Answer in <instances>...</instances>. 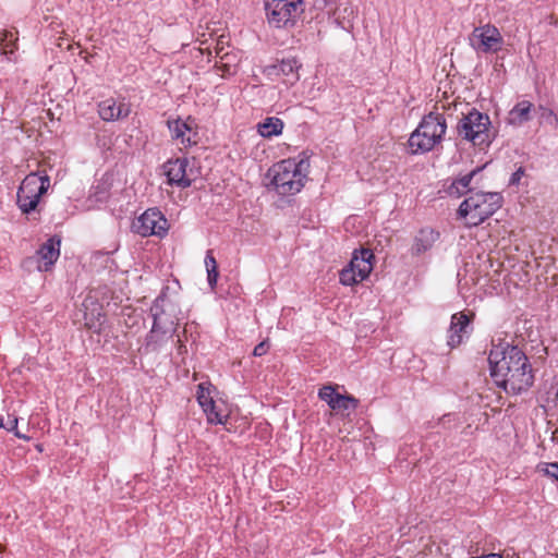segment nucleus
<instances>
[{
    "instance_id": "b1692460",
    "label": "nucleus",
    "mask_w": 558,
    "mask_h": 558,
    "mask_svg": "<svg viewBox=\"0 0 558 558\" xmlns=\"http://www.w3.org/2000/svg\"><path fill=\"white\" fill-rule=\"evenodd\" d=\"M469 40L477 52L488 53V24L475 27Z\"/></svg>"
},
{
    "instance_id": "cd10ccee",
    "label": "nucleus",
    "mask_w": 558,
    "mask_h": 558,
    "mask_svg": "<svg viewBox=\"0 0 558 558\" xmlns=\"http://www.w3.org/2000/svg\"><path fill=\"white\" fill-rule=\"evenodd\" d=\"M90 197L96 202H106L109 198V189L106 184H98L92 187Z\"/></svg>"
},
{
    "instance_id": "2f4dec72",
    "label": "nucleus",
    "mask_w": 558,
    "mask_h": 558,
    "mask_svg": "<svg viewBox=\"0 0 558 558\" xmlns=\"http://www.w3.org/2000/svg\"><path fill=\"white\" fill-rule=\"evenodd\" d=\"M205 266H206V270L207 271H216V270H218V264H217V260H216L211 250H208L206 252Z\"/></svg>"
},
{
    "instance_id": "f257e3e1",
    "label": "nucleus",
    "mask_w": 558,
    "mask_h": 558,
    "mask_svg": "<svg viewBox=\"0 0 558 558\" xmlns=\"http://www.w3.org/2000/svg\"><path fill=\"white\" fill-rule=\"evenodd\" d=\"M490 378L498 388L512 393L526 390L534 379L527 357L507 342L490 350Z\"/></svg>"
},
{
    "instance_id": "2eb2a0df",
    "label": "nucleus",
    "mask_w": 558,
    "mask_h": 558,
    "mask_svg": "<svg viewBox=\"0 0 558 558\" xmlns=\"http://www.w3.org/2000/svg\"><path fill=\"white\" fill-rule=\"evenodd\" d=\"M374 262L375 255L373 251L361 247L353 251L349 266L357 272L359 280H365L373 270Z\"/></svg>"
},
{
    "instance_id": "9b49d317",
    "label": "nucleus",
    "mask_w": 558,
    "mask_h": 558,
    "mask_svg": "<svg viewBox=\"0 0 558 558\" xmlns=\"http://www.w3.org/2000/svg\"><path fill=\"white\" fill-rule=\"evenodd\" d=\"M98 113L101 120L113 122L125 119L131 113V105L123 98L119 102L114 98H107L98 104Z\"/></svg>"
},
{
    "instance_id": "aec40b11",
    "label": "nucleus",
    "mask_w": 558,
    "mask_h": 558,
    "mask_svg": "<svg viewBox=\"0 0 558 558\" xmlns=\"http://www.w3.org/2000/svg\"><path fill=\"white\" fill-rule=\"evenodd\" d=\"M438 235L433 229H421L414 238L411 248L412 255L418 256L430 250Z\"/></svg>"
},
{
    "instance_id": "37998d69",
    "label": "nucleus",
    "mask_w": 558,
    "mask_h": 558,
    "mask_svg": "<svg viewBox=\"0 0 558 558\" xmlns=\"http://www.w3.org/2000/svg\"><path fill=\"white\" fill-rule=\"evenodd\" d=\"M499 66L501 68V66H502V64H499V63L496 61V62H495V65H494V70H495L496 72H499Z\"/></svg>"
},
{
    "instance_id": "ea45409f",
    "label": "nucleus",
    "mask_w": 558,
    "mask_h": 558,
    "mask_svg": "<svg viewBox=\"0 0 558 558\" xmlns=\"http://www.w3.org/2000/svg\"><path fill=\"white\" fill-rule=\"evenodd\" d=\"M221 50H222V49H218V50H217V52H216V54H217V57H219L221 60H225V59H227V58L229 57V53H225V54H222V56H221V54H220V53H221Z\"/></svg>"
},
{
    "instance_id": "6ab92c4d",
    "label": "nucleus",
    "mask_w": 558,
    "mask_h": 558,
    "mask_svg": "<svg viewBox=\"0 0 558 558\" xmlns=\"http://www.w3.org/2000/svg\"><path fill=\"white\" fill-rule=\"evenodd\" d=\"M488 162H485L469 173L452 180L446 189L447 193L454 197H461L464 194L472 193L473 187L471 186V183L476 179L477 174L486 168Z\"/></svg>"
},
{
    "instance_id": "bb28decb",
    "label": "nucleus",
    "mask_w": 558,
    "mask_h": 558,
    "mask_svg": "<svg viewBox=\"0 0 558 558\" xmlns=\"http://www.w3.org/2000/svg\"><path fill=\"white\" fill-rule=\"evenodd\" d=\"M340 393L331 385H325L318 390V398L325 401L329 408L330 404L333 403L335 399H337Z\"/></svg>"
},
{
    "instance_id": "6e6552de",
    "label": "nucleus",
    "mask_w": 558,
    "mask_h": 558,
    "mask_svg": "<svg viewBox=\"0 0 558 558\" xmlns=\"http://www.w3.org/2000/svg\"><path fill=\"white\" fill-rule=\"evenodd\" d=\"M458 214L466 220L469 227L478 226L488 218L487 194L471 193L459 206Z\"/></svg>"
},
{
    "instance_id": "5701e85b",
    "label": "nucleus",
    "mask_w": 558,
    "mask_h": 558,
    "mask_svg": "<svg viewBox=\"0 0 558 558\" xmlns=\"http://www.w3.org/2000/svg\"><path fill=\"white\" fill-rule=\"evenodd\" d=\"M283 121L278 117H268L257 124V132L264 138H271L282 133Z\"/></svg>"
},
{
    "instance_id": "39448f33",
    "label": "nucleus",
    "mask_w": 558,
    "mask_h": 558,
    "mask_svg": "<svg viewBox=\"0 0 558 558\" xmlns=\"http://www.w3.org/2000/svg\"><path fill=\"white\" fill-rule=\"evenodd\" d=\"M50 178L31 172L21 182L16 193V205L24 215L33 213L44 194L48 191Z\"/></svg>"
},
{
    "instance_id": "393cba45",
    "label": "nucleus",
    "mask_w": 558,
    "mask_h": 558,
    "mask_svg": "<svg viewBox=\"0 0 558 558\" xmlns=\"http://www.w3.org/2000/svg\"><path fill=\"white\" fill-rule=\"evenodd\" d=\"M359 403V399H356L354 396L340 393L337 399H335L333 403L330 404V409L349 415L351 412L356 410Z\"/></svg>"
},
{
    "instance_id": "c756f323",
    "label": "nucleus",
    "mask_w": 558,
    "mask_h": 558,
    "mask_svg": "<svg viewBox=\"0 0 558 558\" xmlns=\"http://www.w3.org/2000/svg\"><path fill=\"white\" fill-rule=\"evenodd\" d=\"M501 43L499 31L495 26H490V52L499 49L498 45Z\"/></svg>"
},
{
    "instance_id": "a878e982",
    "label": "nucleus",
    "mask_w": 558,
    "mask_h": 558,
    "mask_svg": "<svg viewBox=\"0 0 558 558\" xmlns=\"http://www.w3.org/2000/svg\"><path fill=\"white\" fill-rule=\"evenodd\" d=\"M339 281L342 286L352 287L362 280H359L357 272L348 265L339 272Z\"/></svg>"
},
{
    "instance_id": "a19ab883",
    "label": "nucleus",
    "mask_w": 558,
    "mask_h": 558,
    "mask_svg": "<svg viewBox=\"0 0 558 558\" xmlns=\"http://www.w3.org/2000/svg\"><path fill=\"white\" fill-rule=\"evenodd\" d=\"M490 558H505V557L497 553H490Z\"/></svg>"
},
{
    "instance_id": "473e14b6",
    "label": "nucleus",
    "mask_w": 558,
    "mask_h": 558,
    "mask_svg": "<svg viewBox=\"0 0 558 558\" xmlns=\"http://www.w3.org/2000/svg\"><path fill=\"white\" fill-rule=\"evenodd\" d=\"M269 348H270V344H269L268 339L263 340L257 345H255V348L253 350V355L258 356V357L263 356L268 352Z\"/></svg>"
},
{
    "instance_id": "f3484780",
    "label": "nucleus",
    "mask_w": 558,
    "mask_h": 558,
    "mask_svg": "<svg viewBox=\"0 0 558 558\" xmlns=\"http://www.w3.org/2000/svg\"><path fill=\"white\" fill-rule=\"evenodd\" d=\"M160 324V318L158 316L155 317V322H153L151 328L145 337L144 348L146 352H158L173 337L174 332L163 330Z\"/></svg>"
},
{
    "instance_id": "4be33fe9",
    "label": "nucleus",
    "mask_w": 558,
    "mask_h": 558,
    "mask_svg": "<svg viewBox=\"0 0 558 558\" xmlns=\"http://www.w3.org/2000/svg\"><path fill=\"white\" fill-rule=\"evenodd\" d=\"M302 64L298 61L296 58H288L278 61L277 63L270 65L268 69L270 73H275L277 75L282 74L284 76H292L293 81L299 80V70Z\"/></svg>"
},
{
    "instance_id": "1a4fd4ad",
    "label": "nucleus",
    "mask_w": 558,
    "mask_h": 558,
    "mask_svg": "<svg viewBox=\"0 0 558 558\" xmlns=\"http://www.w3.org/2000/svg\"><path fill=\"white\" fill-rule=\"evenodd\" d=\"M472 327V315L465 312H459L451 316L450 325L447 330V344L450 349L459 347L464 340L469 339Z\"/></svg>"
},
{
    "instance_id": "0eeeda50",
    "label": "nucleus",
    "mask_w": 558,
    "mask_h": 558,
    "mask_svg": "<svg viewBox=\"0 0 558 558\" xmlns=\"http://www.w3.org/2000/svg\"><path fill=\"white\" fill-rule=\"evenodd\" d=\"M168 220L156 207L146 209L132 222V231L143 238L155 235L162 239L168 234Z\"/></svg>"
},
{
    "instance_id": "c85d7f7f",
    "label": "nucleus",
    "mask_w": 558,
    "mask_h": 558,
    "mask_svg": "<svg viewBox=\"0 0 558 558\" xmlns=\"http://www.w3.org/2000/svg\"><path fill=\"white\" fill-rule=\"evenodd\" d=\"M539 472H543L548 477L558 481V462L542 463L537 466Z\"/></svg>"
},
{
    "instance_id": "72a5a7b5",
    "label": "nucleus",
    "mask_w": 558,
    "mask_h": 558,
    "mask_svg": "<svg viewBox=\"0 0 558 558\" xmlns=\"http://www.w3.org/2000/svg\"><path fill=\"white\" fill-rule=\"evenodd\" d=\"M502 204V196L499 193L490 192V217L494 214L495 208H500Z\"/></svg>"
},
{
    "instance_id": "423d86ee",
    "label": "nucleus",
    "mask_w": 558,
    "mask_h": 558,
    "mask_svg": "<svg viewBox=\"0 0 558 558\" xmlns=\"http://www.w3.org/2000/svg\"><path fill=\"white\" fill-rule=\"evenodd\" d=\"M268 24L275 28H292L303 13L302 0H265Z\"/></svg>"
},
{
    "instance_id": "f03ea898",
    "label": "nucleus",
    "mask_w": 558,
    "mask_h": 558,
    "mask_svg": "<svg viewBox=\"0 0 558 558\" xmlns=\"http://www.w3.org/2000/svg\"><path fill=\"white\" fill-rule=\"evenodd\" d=\"M304 166H308L305 159L296 160L288 158L274 163L266 172L270 179L267 187L274 190L280 196H291L301 192L307 175L303 173Z\"/></svg>"
},
{
    "instance_id": "f8f14e48",
    "label": "nucleus",
    "mask_w": 558,
    "mask_h": 558,
    "mask_svg": "<svg viewBox=\"0 0 558 558\" xmlns=\"http://www.w3.org/2000/svg\"><path fill=\"white\" fill-rule=\"evenodd\" d=\"M189 165L187 158H177L168 160L165 165V174L168 183L177 185L181 189H186L192 185V180L186 177V167Z\"/></svg>"
},
{
    "instance_id": "58836bf2",
    "label": "nucleus",
    "mask_w": 558,
    "mask_h": 558,
    "mask_svg": "<svg viewBox=\"0 0 558 558\" xmlns=\"http://www.w3.org/2000/svg\"><path fill=\"white\" fill-rule=\"evenodd\" d=\"M14 435L17 437V438H21V439H25V440H28L29 437H27L26 435L24 434H21V432H19L17 429L13 432Z\"/></svg>"
},
{
    "instance_id": "e433bc0d",
    "label": "nucleus",
    "mask_w": 558,
    "mask_h": 558,
    "mask_svg": "<svg viewBox=\"0 0 558 558\" xmlns=\"http://www.w3.org/2000/svg\"><path fill=\"white\" fill-rule=\"evenodd\" d=\"M17 423H19V420L16 416H9V420L7 422V424H4V429H7L8 432H14L17 429Z\"/></svg>"
},
{
    "instance_id": "dca6fc26",
    "label": "nucleus",
    "mask_w": 558,
    "mask_h": 558,
    "mask_svg": "<svg viewBox=\"0 0 558 558\" xmlns=\"http://www.w3.org/2000/svg\"><path fill=\"white\" fill-rule=\"evenodd\" d=\"M61 238L52 235L37 251L38 258L44 263L38 266L40 271H48L60 256Z\"/></svg>"
},
{
    "instance_id": "79ce46f5",
    "label": "nucleus",
    "mask_w": 558,
    "mask_h": 558,
    "mask_svg": "<svg viewBox=\"0 0 558 558\" xmlns=\"http://www.w3.org/2000/svg\"><path fill=\"white\" fill-rule=\"evenodd\" d=\"M450 417H451V414H446L442 416L441 421L442 422L450 421Z\"/></svg>"
},
{
    "instance_id": "a211bd4d",
    "label": "nucleus",
    "mask_w": 558,
    "mask_h": 558,
    "mask_svg": "<svg viewBox=\"0 0 558 558\" xmlns=\"http://www.w3.org/2000/svg\"><path fill=\"white\" fill-rule=\"evenodd\" d=\"M167 126L172 140L180 141L184 146H191L196 143L192 142L190 136H185L186 132H192L193 128H196V120L192 116H189L185 121L181 118L168 120Z\"/></svg>"
},
{
    "instance_id": "c9c22d12",
    "label": "nucleus",
    "mask_w": 558,
    "mask_h": 558,
    "mask_svg": "<svg viewBox=\"0 0 558 558\" xmlns=\"http://www.w3.org/2000/svg\"><path fill=\"white\" fill-rule=\"evenodd\" d=\"M218 277H219V271L218 270H216V271H207V282H208V286L211 289L216 288L217 281H218Z\"/></svg>"
},
{
    "instance_id": "4c0bfd02",
    "label": "nucleus",
    "mask_w": 558,
    "mask_h": 558,
    "mask_svg": "<svg viewBox=\"0 0 558 558\" xmlns=\"http://www.w3.org/2000/svg\"><path fill=\"white\" fill-rule=\"evenodd\" d=\"M524 174V170L523 168H519L514 173H512L510 180H509V184L510 185H517L519 184L522 175Z\"/></svg>"
},
{
    "instance_id": "ddd939ff",
    "label": "nucleus",
    "mask_w": 558,
    "mask_h": 558,
    "mask_svg": "<svg viewBox=\"0 0 558 558\" xmlns=\"http://www.w3.org/2000/svg\"><path fill=\"white\" fill-rule=\"evenodd\" d=\"M84 306V326L94 333L101 335L105 331L106 313L102 305L97 301L85 300Z\"/></svg>"
},
{
    "instance_id": "f704fd0d",
    "label": "nucleus",
    "mask_w": 558,
    "mask_h": 558,
    "mask_svg": "<svg viewBox=\"0 0 558 558\" xmlns=\"http://www.w3.org/2000/svg\"><path fill=\"white\" fill-rule=\"evenodd\" d=\"M215 68L217 70L221 71L223 75L225 74H228V75L235 74V71L232 70V66L228 62L216 63Z\"/></svg>"
},
{
    "instance_id": "9d476101",
    "label": "nucleus",
    "mask_w": 558,
    "mask_h": 558,
    "mask_svg": "<svg viewBox=\"0 0 558 558\" xmlns=\"http://www.w3.org/2000/svg\"><path fill=\"white\" fill-rule=\"evenodd\" d=\"M168 287L162 288L159 295L153 301L149 307V315L155 322V317L160 318V326L162 329L169 330L175 333L178 326V318L171 313L168 301Z\"/></svg>"
},
{
    "instance_id": "7c9ffc66",
    "label": "nucleus",
    "mask_w": 558,
    "mask_h": 558,
    "mask_svg": "<svg viewBox=\"0 0 558 558\" xmlns=\"http://www.w3.org/2000/svg\"><path fill=\"white\" fill-rule=\"evenodd\" d=\"M15 40L16 39L13 38L12 33H9V32L4 33L3 38H2V41H4V44H3L4 45V53H8V52L13 53L14 49L16 48Z\"/></svg>"
},
{
    "instance_id": "c03bdc74",
    "label": "nucleus",
    "mask_w": 558,
    "mask_h": 558,
    "mask_svg": "<svg viewBox=\"0 0 558 558\" xmlns=\"http://www.w3.org/2000/svg\"><path fill=\"white\" fill-rule=\"evenodd\" d=\"M4 427L3 418L0 416V428Z\"/></svg>"
},
{
    "instance_id": "4468645a",
    "label": "nucleus",
    "mask_w": 558,
    "mask_h": 558,
    "mask_svg": "<svg viewBox=\"0 0 558 558\" xmlns=\"http://www.w3.org/2000/svg\"><path fill=\"white\" fill-rule=\"evenodd\" d=\"M197 402L206 414L207 422L209 424H225L227 417H223L218 411L215 400L210 396V385L205 386V383H201L197 386Z\"/></svg>"
},
{
    "instance_id": "412c9836",
    "label": "nucleus",
    "mask_w": 558,
    "mask_h": 558,
    "mask_svg": "<svg viewBox=\"0 0 558 558\" xmlns=\"http://www.w3.org/2000/svg\"><path fill=\"white\" fill-rule=\"evenodd\" d=\"M533 105L529 100L519 101L508 116V123L515 126L529 122L532 119Z\"/></svg>"
},
{
    "instance_id": "20e7f679",
    "label": "nucleus",
    "mask_w": 558,
    "mask_h": 558,
    "mask_svg": "<svg viewBox=\"0 0 558 558\" xmlns=\"http://www.w3.org/2000/svg\"><path fill=\"white\" fill-rule=\"evenodd\" d=\"M456 131L463 141L472 143L480 150L488 147V113L480 112L472 108L468 113H462Z\"/></svg>"
},
{
    "instance_id": "7ed1b4c3",
    "label": "nucleus",
    "mask_w": 558,
    "mask_h": 558,
    "mask_svg": "<svg viewBox=\"0 0 558 558\" xmlns=\"http://www.w3.org/2000/svg\"><path fill=\"white\" fill-rule=\"evenodd\" d=\"M446 130L444 114L433 111L425 114L409 137L410 154L418 155L430 151L442 141Z\"/></svg>"
}]
</instances>
